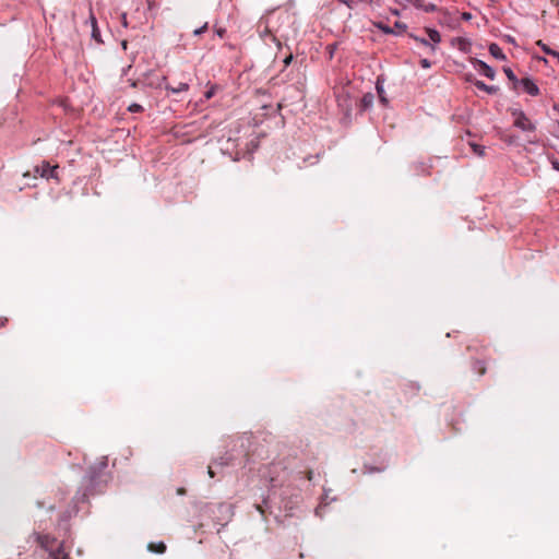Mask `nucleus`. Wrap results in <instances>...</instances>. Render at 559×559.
I'll use <instances>...</instances> for the list:
<instances>
[{
  "instance_id": "nucleus-1",
  "label": "nucleus",
  "mask_w": 559,
  "mask_h": 559,
  "mask_svg": "<svg viewBox=\"0 0 559 559\" xmlns=\"http://www.w3.org/2000/svg\"><path fill=\"white\" fill-rule=\"evenodd\" d=\"M513 117V126L515 128L521 129L523 132H533L535 130V126L532 121H530L524 112L519 109H514L512 111Z\"/></svg>"
},
{
  "instance_id": "nucleus-2",
  "label": "nucleus",
  "mask_w": 559,
  "mask_h": 559,
  "mask_svg": "<svg viewBox=\"0 0 559 559\" xmlns=\"http://www.w3.org/2000/svg\"><path fill=\"white\" fill-rule=\"evenodd\" d=\"M58 165L51 166L50 164L43 162L40 165L35 167L36 174L41 178H58Z\"/></svg>"
},
{
  "instance_id": "nucleus-3",
  "label": "nucleus",
  "mask_w": 559,
  "mask_h": 559,
  "mask_svg": "<svg viewBox=\"0 0 559 559\" xmlns=\"http://www.w3.org/2000/svg\"><path fill=\"white\" fill-rule=\"evenodd\" d=\"M166 76H159L155 72L150 71L145 74L144 79V85L153 87V88H159L165 86Z\"/></svg>"
},
{
  "instance_id": "nucleus-4",
  "label": "nucleus",
  "mask_w": 559,
  "mask_h": 559,
  "mask_svg": "<svg viewBox=\"0 0 559 559\" xmlns=\"http://www.w3.org/2000/svg\"><path fill=\"white\" fill-rule=\"evenodd\" d=\"M520 87L531 96H537L539 92L537 85L528 78H523L519 81V88Z\"/></svg>"
},
{
  "instance_id": "nucleus-5",
  "label": "nucleus",
  "mask_w": 559,
  "mask_h": 559,
  "mask_svg": "<svg viewBox=\"0 0 559 559\" xmlns=\"http://www.w3.org/2000/svg\"><path fill=\"white\" fill-rule=\"evenodd\" d=\"M38 545L48 551H52L56 539L48 534H36Z\"/></svg>"
},
{
  "instance_id": "nucleus-6",
  "label": "nucleus",
  "mask_w": 559,
  "mask_h": 559,
  "mask_svg": "<svg viewBox=\"0 0 559 559\" xmlns=\"http://www.w3.org/2000/svg\"><path fill=\"white\" fill-rule=\"evenodd\" d=\"M411 4L427 13L435 12L437 10L436 4L427 0H412Z\"/></svg>"
},
{
  "instance_id": "nucleus-7",
  "label": "nucleus",
  "mask_w": 559,
  "mask_h": 559,
  "mask_svg": "<svg viewBox=\"0 0 559 559\" xmlns=\"http://www.w3.org/2000/svg\"><path fill=\"white\" fill-rule=\"evenodd\" d=\"M476 67H477L478 71L483 73V75H486L490 80L495 79V75H496L495 70L491 67H489L487 63H485L484 61L477 60Z\"/></svg>"
},
{
  "instance_id": "nucleus-8",
  "label": "nucleus",
  "mask_w": 559,
  "mask_h": 559,
  "mask_svg": "<svg viewBox=\"0 0 559 559\" xmlns=\"http://www.w3.org/2000/svg\"><path fill=\"white\" fill-rule=\"evenodd\" d=\"M358 1L370 5L371 8H380L381 3H382V0H358ZM395 2L402 7H405L407 4H411L412 0H395Z\"/></svg>"
},
{
  "instance_id": "nucleus-9",
  "label": "nucleus",
  "mask_w": 559,
  "mask_h": 559,
  "mask_svg": "<svg viewBox=\"0 0 559 559\" xmlns=\"http://www.w3.org/2000/svg\"><path fill=\"white\" fill-rule=\"evenodd\" d=\"M488 50H489V53L491 55V57H495L498 60H506L507 59L506 53L502 52L501 48L496 43H491L489 45V47H488Z\"/></svg>"
},
{
  "instance_id": "nucleus-10",
  "label": "nucleus",
  "mask_w": 559,
  "mask_h": 559,
  "mask_svg": "<svg viewBox=\"0 0 559 559\" xmlns=\"http://www.w3.org/2000/svg\"><path fill=\"white\" fill-rule=\"evenodd\" d=\"M475 86L480 91L486 92L487 94H496L498 92V86L496 85H486L483 81H476Z\"/></svg>"
},
{
  "instance_id": "nucleus-11",
  "label": "nucleus",
  "mask_w": 559,
  "mask_h": 559,
  "mask_svg": "<svg viewBox=\"0 0 559 559\" xmlns=\"http://www.w3.org/2000/svg\"><path fill=\"white\" fill-rule=\"evenodd\" d=\"M147 548H148V551H153V552H157V554H163L166 551V545L164 544V542L150 543Z\"/></svg>"
},
{
  "instance_id": "nucleus-12",
  "label": "nucleus",
  "mask_w": 559,
  "mask_h": 559,
  "mask_svg": "<svg viewBox=\"0 0 559 559\" xmlns=\"http://www.w3.org/2000/svg\"><path fill=\"white\" fill-rule=\"evenodd\" d=\"M473 370L476 371L478 376H484L486 373V365L483 360L476 359L473 362Z\"/></svg>"
},
{
  "instance_id": "nucleus-13",
  "label": "nucleus",
  "mask_w": 559,
  "mask_h": 559,
  "mask_svg": "<svg viewBox=\"0 0 559 559\" xmlns=\"http://www.w3.org/2000/svg\"><path fill=\"white\" fill-rule=\"evenodd\" d=\"M504 73L512 83L514 90H519V79H516L515 74L512 72L510 68H504Z\"/></svg>"
},
{
  "instance_id": "nucleus-14",
  "label": "nucleus",
  "mask_w": 559,
  "mask_h": 559,
  "mask_svg": "<svg viewBox=\"0 0 559 559\" xmlns=\"http://www.w3.org/2000/svg\"><path fill=\"white\" fill-rule=\"evenodd\" d=\"M537 46L542 47L543 51L555 57L556 59L559 60V52L556 51V50H552L548 47V45H546L543 40H537Z\"/></svg>"
},
{
  "instance_id": "nucleus-15",
  "label": "nucleus",
  "mask_w": 559,
  "mask_h": 559,
  "mask_svg": "<svg viewBox=\"0 0 559 559\" xmlns=\"http://www.w3.org/2000/svg\"><path fill=\"white\" fill-rule=\"evenodd\" d=\"M165 88L171 93H179L187 91L189 88V85L187 83H179L177 86L165 85Z\"/></svg>"
},
{
  "instance_id": "nucleus-16",
  "label": "nucleus",
  "mask_w": 559,
  "mask_h": 559,
  "mask_svg": "<svg viewBox=\"0 0 559 559\" xmlns=\"http://www.w3.org/2000/svg\"><path fill=\"white\" fill-rule=\"evenodd\" d=\"M426 32H427L428 38H430L431 41H433L435 44L440 41V34L437 29L426 28Z\"/></svg>"
},
{
  "instance_id": "nucleus-17",
  "label": "nucleus",
  "mask_w": 559,
  "mask_h": 559,
  "mask_svg": "<svg viewBox=\"0 0 559 559\" xmlns=\"http://www.w3.org/2000/svg\"><path fill=\"white\" fill-rule=\"evenodd\" d=\"M471 146H472L474 154H477L478 156H484L485 146H483L480 144H476V143H472Z\"/></svg>"
},
{
  "instance_id": "nucleus-18",
  "label": "nucleus",
  "mask_w": 559,
  "mask_h": 559,
  "mask_svg": "<svg viewBox=\"0 0 559 559\" xmlns=\"http://www.w3.org/2000/svg\"><path fill=\"white\" fill-rule=\"evenodd\" d=\"M265 35H267L269 37L272 38L273 41L276 43L277 47L281 46L280 41L276 39V37L272 34L271 29H269L267 27H265L263 29V32H261V37L263 38Z\"/></svg>"
},
{
  "instance_id": "nucleus-19",
  "label": "nucleus",
  "mask_w": 559,
  "mask_h": 559,
  "mask_svg": "<svg viewBox=\"0 0 559 559\" xmlns=\"http://www.w3.org/2000/svg\"><path fill=\"white\" fill-rule=\"evenodd\" d=\"M411 37H412V38H414V40H418L421 45L427 46V47H430V49H431L432 51H435V50H436V47H435L433 45H431L430 43H428V40H427V39L419 38V37H417V36H413V35H411Z\"/></svg>"
},
{
  "instance_id": "nucleus-20",
  "label": "nucleus",
  "mask_w": 559,
  "mask_h": 559,
  "mask_svg": "<svg viewBox=\"0 0 559 559\" xmlns=\"http://www.w3.org/2000/svg\"><path fill=\"white\" fill-rule=\"evenodd\" d=\"M92 38L97 41H100V32L98 25L92 27Z\"/></svg>"
},
{
  "instance_id": "nucleus-21",
  "label": "nucleus",
  "mask_w": 559,
  "mask_h": 559,
  "mask_svg": "<svg viewBox=\"0 0 559 559\" xmlns=\"http://www.w3.org/2000/svg\"><path fill=\"white\" fill-rule=\"evenodd\" d=\"M377 27L380 28L382 32H384L386 34H393L394 33L393 28L385 26L383 23H378Z\"/></svg>"
},
{
  "instance_id": "nucleus-22",
  "label": "nucleus",
  "mask_w": 559,
  "mask_h": 559,
  "mask_svg": "<svg viewBox=\"0 0 559 559\" xmlns=\"http://www.w3.org/2000/svg\"><path fill=\"white\" fill-rule=\"evenodd\" d=\"M128 110L131 112H141L143 110V107L139 104H132L128 107Z\"/></svg>"
},
{
  "instance_id": "nucleus-23",
  "label": "nucleus",
  "mask_w": 559,
  "mask_h": 559,
  "mask_svg": "<svg viewBox=\"0 0 559 559\" xmlns=\"http://www.w3.org/2000/svg\"><path fill=\"white\" fill-rule=\"evenodd\" d=\"M88 21H90L91 28L97 25V19L93 14L91 7H90V17H88Z\"/></svg>"
},
{
  "instance_id": "nucleus-24",
  "label": "nucleus",
  "mask_w": 559,
  "mask_h": 559,
  "mask_svg": "<svg viewBox=\"0 0 559 559\" xmlns=\"http://www.w3.org/2000/svg\"><path fill=\"white\" fill-rule=\"evenodd\" d=\"M341 3H344L345 5H347L349 9H353L354 5H355V1L354 0H340Z\"/></svg>"
},
{
  "instance_id": "nucleus-25",
  "label": "nucleus",
  "mask_w": 559,
  "mask_h": 559,
  "mask_svg": "<svg viewBox=\"0 0 559 559\" xmlns=\"http://www.w3.org/2000/svg\"><path fill=\"white\" fill-rule=\"evenodd\" d=\"M420 64L424 69H428L431 67V63L427 59H421Z\"/></svg>"
},
{
  "instance_id": "nucleus-26",
  "label": "nucleus",
  "mask_w": 559,
  "mask_h": 559,
  "mask_svg": "<svg viewBox=\"0 0 559 559\" xmlns=\"http://www.w3.org/2000/svg\"><path fill=\"white\" fill-rule=\"evenodd\" d=\"M214 96V87H211L210 91L205 92L204 97L210 99Z\"/></svg>"
},
{
  "instance_id": "nucleus-27",
  "label": "nucleus",
  "mask_w": 559,
  "mask_h": 559,
  "mask_svg": "<svg viewBox=\"0 0 559 559\" xmlns=\"http://www.w3.org/2000/svg\"><path fill=\"white\" fill-rule=\"evenodd\" d=\"M294 59V56L292 53H289L285 60H284V64L287 67L290 64L292 60Z\"/></svg>"
},
{
  "instance_id": "nucleus-28",
  "label": "nucleus",
  "mask_w": 559,
  "mask_h": 559,
  "mask_svg": "<svg viewBox=\"0 0 559 559\" xmlns=\"http://www.w3.org/2000/svg\"><path fill=\"white\" fill-rule=\"evenodd\" d=\"M9 323V319L5 317H0V328L5 326Z\"/></svg>"
},
{
  "instance_id": "nucleus-29",
  "label": "nucleus",
  "mask_w": 559,
  "mask_h": 559,
  "mask_svg": "<svg viewBox=\"0 0 559 559\" xmlns=\"http://www.w3.org/2000/svg\"><path fill=\"white\" fill-rule=\"evenodd\" d=\"M52 559H67V555H63L61 552L59 554H53L52 555Z\"/></svg>"
},
{
  "instance_id": "nucleus-30",
  "label": "nucleus",
  "mask_w": 559,
  "mask_h": 559,
  "mask_svg": "<svg viewBox=\"0 0 559 559\" xmlns=\"http://www.w3.org/2000/svg\"><path fill=\"white\" fill-rule=\"evenodd\" d=\"M206 29V23H204V25L198 29L194 31V34L195 35H200L202 34L204 31Z\"/></svg>"
},
{
  "instance_id": "nucleus-31",
  "label": "nucleus",
  "mask_w": 559,
  "mask_h": 559,
  "mask_svg": "<svg viewBox=\"0 0 559 559\" xmlns=\"http://www.w3.org/2000/svg\"><path fill=\"white\" fill-rule=\"evenodd\" d=\"M121 24L123 25V27H127L128 26V21H127V15L126 13H123L121 15Z\"/></svg>"
},
{
  "instance_id": "nucleus-32",
  "label": "nucleus",
  "mask_w": 559,
  "mask_h": 559,
  "mask_svg": "<svg viewBox=\"0 0 559 559\" xmlns=\"http://www.w3.org/2000/svg\"><path fill=\"white\" fill-rule=\"evenodd\" d=\"M395 28H396V29L404 31V29H405V25H404V24H402L401 22H396V23H395Z\"/></svg>"
},
{
  "instance_id": "nucleus-33",
  "label": "nucleus",
  "mask_w": 559,
  "mask_h": 559,
  "mask_svg": "<svg viewBox=\"0 0 559 559\" xmlns=\"http://www.w3.org/2000/svg\"><path fill=\"white\" fill-rule=\"evenodd\" d=\"M216 34H218V36H219L221 38H223V37H224V35H225V28H218V29H216Z\"/></svg>"
},
{
  "instance_id": "nucleus-34",
  "label": "nucleus",
  "mask_w": 559,
  "mask_h": 559,
  "mask_svg": "<svg viewBox=\"0 0 559 559\" xmlns=\"http://www.w3.org/2000/svg\"><path fill=\"white\" fill-rule=\"evenodd\" d=\"M312 478H313V472H312V471H308V472H307V479H308L309 481H311V480H312Z\"/></svg>"
},
{
  "instance_id": "nucleus-35",
  "label": "nucleus",
  "mask_w": 559,
  "mask_h": 559,
  "mask_svg": "<svg viewBox=\"0 0 559 559\" xmlns=\"http://www.w3.org/2000/svg\"><path fill=\"white\" fill-rule=\"evenodd\" d=\"M255 508L262 515L264 514V510L261 504H255Z\"/></svg>"
},
{
  "instance_id": "nucleus-36",
  "label": "nucleus",
  "mask_w": 559,
  "mask_h": 559,
  "mask_svg": "<svg viewBox=\"0 0 559 559\" xmlns=\"http://www.w3.org/2000/svg\"><path fill=\"white\" fill-rule=\"evenodd\" d=\"M462 17H463L464 20H471V19H472V15H471V13H463Z\"/></svg>"
},
{
  "instance_id": "nucleus-37",
  "label": "nucleus",
  "mask_w": 559,
  "mask_h": 559,
  "mask_svg": "<svg viewBox=\"0 0 559 559\" xmlns=\"http://www.w3.org/2000/svg\"><path fill=\"white\" fill-rule=\"evenodd\" d=\"M552 167L559 170V162L555 160L551 163Z\"/></svg>"
},
{
  "instance_id": "nucleus-38",
  "label": "nucleus",
  "mask_w": 559,
  "mask_h": 559,
  "mask_svg": "<svg viewBox=\"0 0 559 559\" xmlns=\"http://www.w3.org/2000/svg\"><path fill=\"white\" fill-rule=\"evenodd\" d=\"M177 493H178V495H185V493H186V489H185V488H179V489L177 490Z\"/></svg>"
},
{
  "instance_id": "nucleus-39",
  "label": "nucleus",
  "mask_w": 559,
  "mask_h": 559,
  "mask_svg": "<svg viewBox=\"0 0 559 559\" xmlns=\"http://www.w3.org/2000/svg\"><path fill=\"white\" fill-rule=\"evenodd\" d=\"M207 473H209V475H210V477H211V478H213V477H214V472H213V469H212V467H211V466L209 467V472H207Z\"/></svg>"
},
{
  "instance_id": "nucleus-40",
  "label": "nucleus",
  "mask_w": 559,
  "mask_h": 559,
  "mask_svg": "<svg viewBox=\"0 0 559 559\" xmlns=\"http://www.w3.org/2000/svg\"><path fill=\"white\" fill-rule=\"evenodd\" d=\"M504 141H506V142H508V143H510V144H511V143H514V140H513V138H511V136H510V138H506V139H504Z\"/></svg>"
},
{
  "instance_id": "nucleus-41",
  "label": "nucleus",
  "mask_w": 559,
  "mask_h": 559,
  "mask_svg": "<svg viewBox=\"0 0 559 559\" xmlns=\"http://www.w3.org/2000/svg\"><path fill=\"white\" fill-rule=\"evenodd\" d=\"M139 84H140V81H133V82H132V86H133V87H136Z\"/></svg>"
},
{
  "instance_id": "nucleus-42",
  "label": "nucleus",
  "mask_w": 559,
  "mask_h": 559,
  "mask_svg": "<svg viewBox=\"0 0 559 559\" xmlns=\"http://www.w3.org/2000/svg\"><path fill=\"white\" fill-rule=\"evenodd\" d=\"M122 47H123L124 50L127 49V40L122 41Z\"/></svg>"
}]
</instances>
